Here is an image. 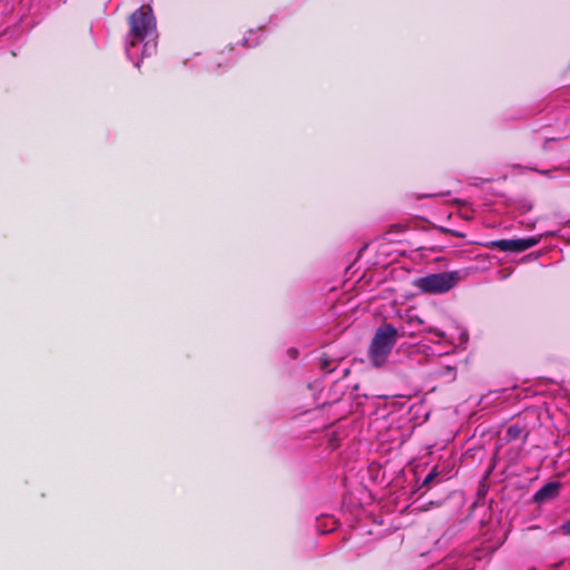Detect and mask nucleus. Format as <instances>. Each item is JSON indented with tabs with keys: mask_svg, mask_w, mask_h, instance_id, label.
I'll list each match as a JSON object with an SVG mask.
<instances>
[{
	"mask_svg": "<svg viewBox=\"0 0 570 570\" xmlns=\"http://www.w3.org/2000/svg\"><path fill=\"white\" fill-rule=\"evenodd\" d=\"M397 336V330L390 323H383L376 330L368 351L371 362L374 366L379 367L385 362L396 343Z\"/></svg>",
	"mask_w": 570,
	"mask_h": 570,
	"instance_id": "1",
	"label": "nucleus"
},
{
	"mask_svg": "<svg viewBox=\"0 0 570 570\" xmlns=\"http://www.w3.org/2000/svg\"><path fill=\"white\" fill-rule=\"evenodd\" d=\"M129 46L134 47L156 30V19L150 6H141L129 17Z\"/></svg>",
	"mask_w": 570,
	"mask_h": 570,
	"instance_id": "2",
	"label": "nucleus"
},
{
	"mask_svg": "<svg viewBox=\"0 0 570 570\" xmlns=\"http://www.w3.org/2000/svg\"><path fill=\"white\" fill-rule=\"evenodd\" d=\"M459 279V272H444L419 278L416 286L423 293L443 294L453 288Z\"/></svg>",
	"mask_w": 570,
	"mask_h": 570,
	"instance_id": "3",
	"label": "nucleus"
},
{
	"mask_svg": "<svg viewBox=\"0 0 570 570\" xmlns=\"http://www.w3.org/2000/svg\"><path fill=\"white\" fill-rule=\"evenodd\" d=\"M538 237L515 238V239H499L490 243L492 249L501 252L521 253L529 248L534 247L539 243Z\"/></svg>",
	"mask_w": 570,
	"mask_h": 570,
	"instance_id": "4",
	"label": "nucleus"
},
{
	"mask_svg": "<svg viewBox=\"0 0 570 570\" xmlns=\"http://www.w3.org/2000/svg\"><path fill=\"white\" fill-rule=\"evenodd\" d=\"M561 484L559 482H549L540 488L533 495L532 501L539 504L556 499L559 494Z\"/></svg>",
	"mask_w": 570,
	"mask_h": 570,
	"instance_id": "5",
	"label": "nucleus"
},
{
	"mask_svg": "<svg viewBox=\"0 0 570 570\" xmlns=\"http://www.w3.org/2000/svg\"><path fill=\"white\" fill-rule=\"evenodd\" d=\"M529 435V430L527 424L522 420H517L513 424L509 425L505 433V439L508 442L515 441L519 439L527 440Z\"/></svg>",
	"mask_w": 570,
	"mask_h": 570,
	"instance_id": "6",
	"label": "nucleus"
},
{
	"mask_svg": "<svg viewBox=\"0 0 570 570\" xmlns=\"http://www.w3.org/2000/svg\"><path fill=\"white\" fill-rule=\"evenodd\" d=\"M435 229H438L440 233L452 235L459 238H464L465 234L455 229H450L443 226H436Z\"/></svg>",
	"mask_w": 570,
	"mask_h": 570,
	"instance_id": "7",
	"label": "nucleus"
},
{
	"mask_svg": "<svg viewBox=\"0 0 570 570\" xmlns=\"http://www.w3.org/2000/svg\"><path fill=\"white\" fill-rule=\"evenodd\" d=\"M439 476L436 469H432L423 480L422 487H429Z\"/></svg>",
	"mask_w": 570,
	"mask_h": 570,
	"instance_id": "8",
	"label": "nucleus"
},
{
	"mask_svg": "<svg viewBox=\"0 0 570 570\" xmlns=\"http://www.w3.org/2000/svg\"><path fill=\"white\" fill-rule=\"evenodd\" d=\"M559 531L567 537H570V519L561 523Z\"/></svg>",
	"mask_w": 570,
	"mask_h": 570,
	"instance_id": "9",
	"label": "nucleus"
},
{
	"mask_svg": "<svg viewBox=\"0 0 570 570\" xmlns=\"http://www.w3.org/2000/svg\"><path fill=\"white\" fill-rule=\"evenodd\" d=\"M405 230V226L402 224H393L389 227L386 233H403Z\"/></svg>",
	"mask_w": 570,
	"mask_h": 570,
	"instance_id": "10",
	"label": "nucleus"
},
{
	"mask_svg": "<svg viewBox=\"0 0 570 570\" xmlns=\"http://www.w3.org/2000/svg\"><path fill=\"white\" fill-rule=\"evenodd\" d=\"M426 332L431 333V334H434L439 338H444L445 337V333L443 331L436 328V327H429V328H426Z\"/></svg>",
	"mask_w": 570,
	"mask_h": 570,
	"instance_id": "11",
	"label": "nucleus"
},
{
	"mask_svg": "<svg viewBox=\"0 0 570 570\" xmlns=\"http://www.w3.org/2000/svg\"><path fill=\"white\" fill-rule=\"evenodd\" d=\"M330 365H331V361L327 357H322L321 358V367L323 370L332 372L333 370L330 368Z\"/></svg>",
	"mask_w": 570,
	"mask_h": 570,
	"instance_id": "12",
	"label": "nucleus"
},
{
	"mask_svg": "<svg viewBox=\"0 0 570 570\" xmlns=\"http://www.w3.org/2000/svg\"><path fill=\"white\" fill-rule=\"evenodd\" d=\"M409 322L410 323H417V324H422L423 323L422 320L420 317H417V316L410 317Z\"/></svg>",
	"mask_w": 570,
	"mask_h": 570,
	"instance_id": "13",
	"label": "nucleus"
}]
</instances>
